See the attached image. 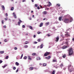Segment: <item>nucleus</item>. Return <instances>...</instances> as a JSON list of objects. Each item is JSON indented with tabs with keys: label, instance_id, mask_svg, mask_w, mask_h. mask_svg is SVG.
<instances>
[{
	"label": "nucleus",
	"instance_id": "f257e3e1",
	"mask_svg": "<svg viewBox=\"0 0 74 74\" xmlns=\"http://www.w3.org/2000/svg\"><path fill=\"white\" fill-rule=\"evenodd\" d=\"M72 21H73V18H71L69 19L65 18L64 21V22H65V23H67L69 22H71Z\"/></svg>",
	"mask_w": 74,
	"mask_h": 74
},
{
	"label": "nucleus",
	"instance_id": "f03ea898",
	"mask_svg": "<svg viewBox=\"0 0 74 74\" xmlns=\"http://www.w3.org/2000/svg\"><path fill=\"white\" fill-rule=\"evenodd\" d=\"M69 52V56H71L73 54V50L72 48H70L69 50H67Z\"/></svg>",
	"mask_w": 74,
	"mask_h": 74
},
{
	"label": "nucleus",
	"instance_id": "7ed1b4c3",
	"mask_svg": "<svg viewBox=\"0 0 74 74\" xmlns=\"http://www.w3.org/2000/svg\"><path fill=\"white\" fill-rule=\"evenodd\" d=\"M69 72H72L73 71H74V69L73 68V66L71 65H69Z\"/></svg>",
	"mask_w": 74,
	"mask_h": 74
},
{
	"label": "nucleus",
	"instance_id": "20e7f679",
	"mask_svg": "<svg viewBox=\"0 0 74 74\" xmlns=\"http://www.w3.org/2000/svg\"><path fill=\"white\" fill-rule=\"evenodd\" d=\"M51 53L50 52H48L47 51L46 52L44 55V56H48V55H49Z\"/></svg>",
	"mask_w": 74,
	"mask_h": 74
},
{
	"label": "nucleus",
	"instance_id": "39448f33",
	"mask_svg": "<svg viewBox=\"0 0 74 74\" xmlns=\"http://www.w3.org/2000/svg\"><path fill=\"white\" fill-rule=\"evenodd\" d=\"M59 40V37L57 36L56 38V40H55V41H56V42H58Z\"/></svg>",
	"mask_w": 74,
	"mask_h": 74
},
{
	"label": "nucleus",
	"instance_id": "423d86ee",
	"mask_svg": "<svg viewBox=\"0 0 74 74\" xmlns=\"http://www.w3.org/2000/svg\"><path fill=\"white\" fill-rule=\"evenodd\" d=\"M67 47V46H64L62 47V49H66Z\"/></svg>",
	"mask_w": 74,
	"mask_h": 74
},
{
	"label": "nucleus",
	"instance_id": "0eeeda50",
	"mask_svg": "<svg viewBox=\"0 0 74 74\" xmlns=\"http://www.w3.org/2000/svg\"><path fill=\"white\" fill-rule=\"evenodd\" d=\"M13 14H14V18H15L16 19V14H15V13L13 12Z\"/></svg>",
	"mask_w": 74,
	"mask_h": 74
},
{
	"label": "nucleus",
	"instance_id": "6e6552de",
	"mask_svg": "<svg viewBox=\"0 0 74 74\" xmlns=\"http://www.w3.org/2000/svg\"><path fill=\"white\" fill-rule=\"evenodd\" d=\"M45 58L47 59H49L51 58V56H49L48 57H46Z\"/></svg>",
	"mask_w": 74,
	"mask_h": 74
},
{
	"label": "nucleus",
	"instance_id": "1a4fd4ad",
	"mask_svg": "<svg viewBox=\"0 0 74 74\" xmlns=\"http://www.w3.org/2000/svg\"><path fill=\"white\" fill-rule=\"evenodd\" d=\"M43 14H44V15H46V14H47V12L46 11H45L44 12H42Z\"/></svg>",
	"mask_w": 74,
	"mask_h": 74
},
{
	"label": "nucleus",
	"instance_id": "9d476101",
	"mask_svg": "<svg viewBox=\"0 0 74 74\" xmlns=\"http://www.w3.org/2000/svg\"><path fill=\"white\" fill-rule=\"evenodd\" d=\"M65 36H66V37H69V36H70V35L68 33H67L66 34H65Z\"/></svg>",
	"mask_w": 74,
	"mask_h": 74
},
{
	"label": "nucleus",
	"instance_id": "9b49d317",
	"mask_svg": "<svg viewBox=\"0 0 74 74\" xmlns=\"http://www.w3.org/2000/svg\"><path fill=\"white\" fill-rule=\"evenodd\" d=\"M29 42L28 41H26L25 42V44H29Z\"/></svg>",
	"mask_w": 74,
	"mask_h": 74
},
{
	"label": "nucleus",
	"instance_id": "f8f14e48",
	"mask_svg": "<svg viewBox=\"0 0 74 74\" xmlns=\"http://www.w3.org/2000/svg\"><path fill=\"white\" fill-rule=\"evenodd\" d=\"M28 59L29 60H32V59L30 58V56H28Z\"/></svg>",
	"mask_w": 74,
	"mask_h": 74
},
{
	"label": "nucleus",
	"instance_id": "ddd939ff",
	"mask_svg": "<svg viewBox=\"0 0 74 74\" xmlns=\"http://www.w3.org/2000/svg\"><path fill=\"white\" fill-rule=\"evenodd\" d=\"M43 25V23H41V24H40V25H39L40 27H42V26Z\"/></svg>",
	"mask_w": 74,
	"mask_h": 74
},
{
	"label": "nucleus",
	"instance_id": "4468645a",
	"mask_svg": "<svg viewBox=\"0 0 74 74\" xmlns=\"http://www.w3.org/2000/svg\"><path fill=\"white\" fill-rule=\"evenodd\" d=\"M57 7H60V4H56Z\"/></svg>",
	"mask_w": 74,
	"mask_h": 74
},
{
	"label": "nucleus",
	"instance_id": "2eb2a0df",
	"mask_svg": "<svg viewBox=\"0 0 74 74\" xmlns=\"http://www.w3.org/2000/svg\"><path fill=\"white\" fill-rule=\"evenodd\" d=\"M49 22H48V23H45V25L46 26H48L49 25Z\"/></svg>",
	"mask_w": 74,
	"mask_h": 74
},
{
	"label": "nucleus",
	"instance_id": "dca6fc26",
	"mask_svg": "<svg viewBox=\"0 0 74 74\" xmlns=\"http://www.w3.org/2000/svg\"><path fill=\"white\" fill-rule=\"evenodd\" d=\"M62 16L60 17L59 18V21H61V20H62Z\"/></svg>",
	"mask_w": 74,
	"mask_h": 74
},
{
	"label": "nucleus",
	"instance_id": "f3484780",
	"mask_svg": "<svg viewBox=\"0 0 74 74\" xmlns=\"http://www.w3.org/2000/svg\"><path fill=\"white\" fill-rule=\"evenodd\" d=\"M1 7L3 8V10H5V8L4 7V5H2Z\"/></svg>",
	"mask_w": 74,
	"mask_h": 74
},
{
	"label": "nucleus",
	"instance_id": "a211bd4d",
	"mask_svg": "<svg viewBox=\"0 0 74 74\" xmlns=\"http://www.w3.org/2000/svg\"><path fill=\"white\" fill-rule=\"evenodd\" d=\"M49 5L50 6H51L52 5V4L50 2H48Z\"/></svg>",
	"mask_w": 74,
	"mask_h": 74
},
{
	"label": "nucleus",
	"instance_id": "6ab92c4d",
	"mask_svg": "<svg viewBox=\"0 0 74 74\" xmlns=\"http://www.w3.org/2000/svg\"><path fill=\"white\" fill-rule=\"evenodd\" d=\"M36 59L38 60H40V59H41V58L40 57H38L36 58Z\"/></svg>",
	"mask_w": 74,
	"mask_h": 74
},
{
	"label": "nucleus",
	"instance_id": "aec40b11",
	"mask_svg": "<svg viewBox=\"0 0 74 74\" xmlns=\"http://www.w3.org/2000/svg\"><path fill=\"white\" fill-rule=\"evenodd\" d=\"M40 48H42L43 47V44H42L40 46Z\"/></svg>",
	"mask_w": 74,
	"mask_h": 74
},
{
	"label": "nucleus",
	"instance_id": "412c9836",
	"mask_svg": "<svg viewBox=\"0 0 74 74\" xmlns=\"http://www.w3.org/2000/svg\"><path fill=\"white\" fill-rule=\"evenodd\" d=\"M0 53H1V54H3V53H4V51H0Z\"/></svg>",
	"mask_w": 74,
	"mask_h": 74
},
{
	"label": "nucleus",
	"instance_id": "4be33fe9",
	"mask_svg": "<svg viewBox=\"0 0 74 74\" xmlns=\"http://www.w3.org/2000/svg\"><path fill=\"white\" fill-rule=\"evenodd\" d=\"M66 57V55L64 54L63 56V58H65Z\"/></svg>",
	"mask_w": 74,
	"mask_h": 74
},
{
	"label": "nucleus",
	"instance_id": "5701e85b",
	"mask_svg": "<svg viewBox=\"0 0 74 74\" xmlns=\"http://www.w3.org/2000/svg\"><path fill=\"white\" fill-rule=\"evenodd\" d=\"M29 29H31V30H33V27H32L31 26H29Z\"/></svg>",
	"mask_w": 74,
	"mask_h": 74
},
{
	"label": "nucleus",
	"instance_id": "b1692460",
	"mask_svg": "<svg viewBox=\"0 0 74 74\" xmlns=\"http://www.w3.org/2000/svg\"><path fill=\"white\" fill-rule=\"evenodd\" d=\"M24 47L25 48H26L28 47V46H27V45H26L24 46Z\"/></svg>",
	"mask_w": 74,
	"mask_h": 74
},
{
	"label": "nucleus",
	"instance_id": "393cba45",
	"mask_svg": "<svg viewBox=\"0 0 74 74\" xmlns=\"http://www.w3.org/2000/svg\"><path fill=\"white\" fill-rule=\"evenodd\" d=\"M14 7H12L11 8V11H13V10H14Z\"/></svg>",
	"mask_w": 74,
	"mask_h": 74
},
{
	"label": "nucleus",
	"instance_id": "a878e982",
	"mask_svg": "<svg viewBox=\"0 0 74 74\" xmlns=\"http://www.w3.org/2000/svg\"><path fill=\"white\" fill-rule=\"evenodd\" d=\"M15 64L16 65H19V63L17 62L15 63Z\"/></svg>",
	"mask_w": 74,
	"mask_h": 74
},
{
	"label": "nucleus",
	"instance_id": "bb28decb",
	"mask_svg": "<svg viewBox=\"0 0 74 74\" xmlns=\"http://www.w3.org/2000/svg\"><path fill=\"white\" fill-rule=\"evenodd\" d=\"M55 71H53V72H52L51 73V74H55Z\"/></svg>",
	"mask_w": 74,
	"mask_h": 74
},
{
	"label": "nucleus",
	"instance_id": "cd10ccee",
	"mask_svg": "<svg viewBox=\"0 0 74 74\" xmlns=\"http://www.w3.org/2000/svg\"><path fill=\"white\" fill-rule=\"evenodd\" d=\"M57 62V61H56V60H54L53 61V62Z\"/></svg>",
	"mask_w": 74,
	"mask_h": 74
},
{
	"label": "nucleus",
	"instance_id": "c85d7f7f",
	"mask_svg": "<svg viewBox=\"0 0 74 74\" xmlns=\"http://www.w3.org/2000/svg\"><path fill=\"white\" fill-rule=\"evenodd\" d=\"M4 42H7V39H5L4 40Z\"/></svg>",
	"mask_w": 74,
	"mask_h": 74
},
{
	"label": "nucleus",
	"instance_id": "c756f323",
	"mask_svg": "<svg viewBox=\"0 0 74 74\" xmlns=\"http://www.w3.org/2000/svg\"><path fill=\"white\" fill-rule=\"evenodd\" d=\"M32 55L33 56H35V55H36V53H34L32 54Z\"/></svg>",
	"mask_w": 74,
	"mask_h": 74
},
{
	"label": "nucleus",
	"instance_id": "7c9ffc66",
	"mask_svg": "<svg viewBox=\"0 0 74 74\" xmlns=\"http://www.w3.org/2000/svg\"><path fill=\"white\" fill-rule=\"evenodd\" d=\"M37 41L38 42H40L41 41V39H39L37 40Z\"/></svg>",
	"mask_w": 74,
	"mask_h": 74
},
{
	"label": "nucleus",
	"instance_id": "2f4dec72",
	"mask_svg": "<svg viewBox=\"0 0 74 74\" xmlns=\"http://www.w3.org/2000/svg\"><path fill=\"white\" fill-rule=\"evenodd\" d=\"M30 70H33V67H31L29 68Z\"/></svg>",
	"mask_w": 74,
	"mask_h": 74
},
{
	"label": "nucleus",
	"instance_id": "473e14b6",
	"mask_svg": "<svg viewBox=\"0 0 74 74\" xmlns=\"http://www.w3.org/2000/svg\"><path fill=\"white\" fill-rule=\"evenodd\" d=\"M8 56H7L5 58V59H8Z\"/></svg>",
	"mask_w": 74,
	"mask_h": 74
},
{
	"label": "nucleus",
	"instance_id": "72a5a7b5",
	"mask_svg": "<svg viewBox=\"0 0 74 74\" xmlns=\"http://www.w3.org/2000/svg\"><path fill=\"white\" fill-rule=\"evenodd\" d=\"M45 19H46V20H48V19L47 18H45L43 19V21H45Z\"/></svg>",
	"mask_w": 74,
	"mask_h": 74
},
{
	"label": "nucleus",
	"instance_id": "f704fd0d",
	"mask_svg": "<svg viewBox=\"0 0 74 74\" xmlns=\"http://www.w3.org/2000/svg\"><path fill=\"white\" fill-rule=\"evenodd\" d=\"M8 20V18L7 17H6L5 18V21H7Z\"/></svg>",
	"mask_w": 74,
	"mask_h": 74
},
{
	"label": "nucleus",
	"instance_id": "c9c22d12",
	"mask_svg": "<svg viewBox=\"0 0 74 74\" xmlns=\"http://www.w3.org/2000/svg\"><path fill=\"white\" fill-rule=\"evenodd\" d=\"M23 54H22L21 56V59H22V57H23Z\"/></svg>",
	"mask_w": 74,
	"mask_h": 74
},
{
	"label": "nucleus",
	"instance_id": "e433bc0d",
	"mask_svg": "<svg viewBox=\"0 0 74 74\" xmlns=\"http://www.w3.org/2000/svg\"><path fill=\"white\" fill-rule=\"evenodd\" d=\"M24 59H27V57L26 56H25L24 57Z\"/></svg>",
	"mask_w": 74,
	"mask_h": 74
},
{
	"label": "nucleus",
	"instance_id": "4c0bfd02",
	"mask_svg": "<svg viewBox=\"0 0 74 74\" xmlns=\"http://www.w3.org/2000/svg\"><path fill=\"white\" fill-rule=\"evenodd\" d=\"M49 34H47V36H48V37H49V36H51V35H49Z\"/></svg>",
	"mask_w": 74,
	"mask_h": 74
},
{
	"label": "nucleus",
	"instance_id": "58836bf2",
	"mask_svg": "<svg viewBox=\"0 0 74 74\" xmlns=\"http://www.w3.org/2000/svg\"><path fill=\"white\" fill-rule=\"evenodd\" d=\"M6 66H7V65H5L4 66H3V69H4V68H5V67H6Z\"/></svg>",
	"mask_w": 74,
	"mask_h": 74
},
{
	"label": "nucleus",
	"instance_id": "ea45409f",
	"mask_svg": "<svg viewBox=\"0 0 74 74\" xmlns=\"http://www.w3.org/2000/svg\"><path fill=\"white\" fill-rule=\"evenodd\" d=\"M14 49L15 50H16V49H17V48L16 47H15L14 48Z\"/></svg>",
	"mask_w": 74,
	"mask_h": 74
},
{
	"label": "nucleus",
	"instance_id": "a19ab883",
	"mask_svg": "<svg viewBox=\"0 0 74 74\" xmlns=\"http://www.w3.org/2000/svg\"><path fill=\"white\" fill-rule=\"evenodd\" d=\"M22 27H23V28H25V26L24 25H22Z\"/></svg>",
	"mask_w": 74,
	"mask_h": 74
},
{
	"label": "nucleus",
	"instance_id": "79ce46f5",
	"mask_svg": "<svg viewBox=\"0 0 74 74\" xmlns=\"http://www.w3.org/2000/svg\"><path fill=\"white\" fill-rule=\"evenodd\" d=\"M13 70H15V69H16V67H13Z\"/></svg>",
	"mask_w": 74,
	"mask_h": 74
},
{
	"label": "nucleus",
	"instance_id": "37998d69",
	"mask_svg": "<svg viewBox=\"0 0 74 74\" xmlns=\"http://www.w3.org/2000/svg\"><path fill=\"white\" fill-rule=\"evenodd\" d=\"M40 33H41V32H37V34H40Z\"/></svg>",
	"mask_w": 74,
	"mask_h": 74
},
{
	"label": "nucleus",
	"instance_id": "c03bdc74",
	"mask_svg": "<svg viewBox=\"0 0 74 74\" xmlns=\"http://www.w3.org/2000/svg\"><path fill=\"white\" fill-rule=\"evenodd\" d=\"M35 7H37V4H36L35 5Z\"/></svg>",
	"mask_w": 74,
	"mask_h": 74
},
{
	"label": "nucleus",
	"instance_id": "a18cd8bd",
	"mask_svg": "<svg viewBox=\"0 0 74 74\" xmlns=\"http://www.w3.org/2000/svg\"><path fill=\"white\" fill-rule=\"evenodd\" d=\"M2 24H4V21L3 20L2 21Z\"/></svg>",
	"mask_w": 74,
	"mask_h": 74
},
{
	"label": "nucleus",
	"instance_id": "49530a36",
	"mask_svg": "<svg viewBox=\"0 0 74 74\" xmlns=\"http://www.w3.org/2000/svg\"><path fill=\"white\" fill-rule=\"evenodd\" d=\"M5 15L6 16H8V15L7 14V13H6L5 14Z\"/></svg>",
	"mask_w": 74,
	"mask_h": 74
},
{
	"label": "nucleus",
	"instance_id": "de8ad7c7",
	"mask_svg": "<svg viewBox=\"0 0 74 74\" xmlns=\"http://www.w3.org/2000/svg\"><path fill=\"white\" fill-rule=\"evenodd\" d=\"M37 9H38V10H39L40 9V7H39V6H38L37 8Z\"/></svg>",
	"mask_w": 74,
	"mask_h": 74
},
{
	"label": "nucleus",
	"instance_id": "09e8293b",
	"mask_svg": "<svg viewBox=\"0 0 74 74\" xmlns=\"http://www.w3.org/2000/svg\"><path fill=\"white\" fill-rule=\"evenodd\" d=\"M43 65H47V63H44L43 64Z\"/></svg>",
	"mask_w": 74,
	"mask_h": 74
},
{
	"label": "nucleus",
	"instance_id": "8fccbe9b",
	"mask_svg": "<svg viewBox=\"0 0 74 74\" xmlns=\"http://www.w3.org/2000/svg\"><path fill=\"white\" fill-rule=\"evenodd\" d=\"M34 44H37V42H34Z\"/></svg>",
	"mask_w": 74,
	"mask_h": 74
},
{
	"label": "nucleus",
	"instance_id": "3c124183",
	"mask_svg": "<svg viewBox=\"0 0 74 74\" xmlns=\"http://www.w3.org/2000/svg\"><path fill=\"white\" fill-rule=\"evenodd\" d=\"M3 62V61L1 60H0V63H1Z\"/></svg>",
	"mask_w": 74,
	"mask_h": 74
},
{
	"label": "nucleus",
	"instance_id": "603ef678",
	"mask_svg": "<svg viewBox=\"0 0 74 74\" xmlns=\"http://www.w3.org/2000/svg\"><path fill=\"white\" fill-rule=\"evenodd\" d=\"M3 27V28H5V27H6V26L5 25Z\"/></svg>",
	"mask_w": 74,
	"mask_h": 74
},
{
	"label": "nucleus",
	"instance_id": "864d4df0",
	"mask_svg": "<svg viewBox=\"0 0 74 74\" xmlns=\"http://www.w3.org/2000/svg\"><path fill=\"white\" fill-rule=\"evenodd\" d=\"M34 38H35V37H36V35H34Z\"/></svg>",
	"mask_w": 74,
	"mask_h": 74
},
{
	"label": "nucleus",
	"instance_id": "5fc2aeb1",
	"mask_svg": "<svg viewBox=\"0 0 74 74\" xmlns=\"http://www.w3.org/2000/svg\"><path fill=\"white\" fill-rule=\"evenodd\" d=\"M20 23H20V22H18V25H20Z\"/></svg>",
	"mask_w": 74,
	"mask_h": 74
},
{
	"label": "nucleus",
	"instance_id": "6e6d98bb",
	"mask_svg": "<svg viewBox=\"0 0 74 74\" xmlns=\"http://www.w3.org/2000/svg\"><path fill=\"white\" fill-rule=\"evenodd\" d=\"M18 72V69H17V70L16 71V73H17V72Z\"/></svg>",
	"mask_w": 74,
	"mask_h": 74
},
{
	"label": "nucleus",
	"instance_id": "4d7b16f0",
	"mask_svg": "<svg viewBox=\"0 0 74 74\" xmlns=\"http://www.w3.org/2000/svg\"><path fill=\"white\" fill-rule=\"evenodd\" d=\"M22 1L23 2H25V0H23Z\"/></svg>",
	"mask_w": 74,
	"mask_h": 74
},
{
	"label": "nucleus",
	"instance_id": "13d9d810",
	"mask_svg": "<svg viewBox=\"0 0 74 74\" xmlns=\"http://www.w3.org/2000/svg\"><path fill=\"white\" fill-rule=\"evenodd\" d=\"M29 19L30 20H32V18L31 17H29Z\"/></svg>",
	"mask_w": 74,
	"mask_h": 74
},
{
	"label": "nucleus",
	"instance_id": "bf43d9fd",
	"mask_svg": "<svg viewBox=\"0 0 74 74\" xmlns=\"http://www.w3.org/2000/svg\"><path fill=\"white\" fill-rule=\"evenodd\" d=\"M42 64L41 63H40V65H42Z\"/></svg>",
	"mask_w": 74,
	"mask_h": 74
},
{
	"label": "nucleus",
	"instance_id": "052dcab7",
	"mask_svg": "<svg viewBox=\"0 0 74 74\" xmlns=\"http://www.w3.org/2000/svg\"><path fill=\"white\" fill-rule=\"evenodd\" d=\"M40 8H41L42 9V6L41 5L40 6Z\"/></svg>",
	"mask_w": 74,
	"mask_h": 74
},
{
	"label": "nucleus",
	"instance_id": "680f3d73",
	"mask_svg": "<svg viewBox=\"0 0 74 74\" xmlns=\"http://www.w3.org/2000/svg\"><path fill=\"white\" fill-rule=\"evenodd\" d=\"M31 12L32 13H33V10H32V11H31Z\"/></svg>",
	"mask_w": 74,
	"mask_h": 74
},
{
	"label": "nucleus",
	"instance_id": "e2e57ef3",
	"mask_svg": "<svg viewBox=\"0 0 74 74\" xmlns=\"http://www.w3.org/2000/svg\"><path fill=\"white\" fill-rule=\"evenodd\" d=\"M19 21H20V22H21V23L22 22V21L21 20H20Z\"/></svg>",
	"mask_w": 74,
	"mask_h": 74
},
{
	"label": "nucleus",
	"instance_id": "0e129e2a",
	"mask_svg": "<svg viewBox=\"0 0 74 74\" xmlns=\"http://www.w3.org/2000/svg\"><path fill=\"white\" fill-rule=\"evenodd\" d=\"M47 7H50V5H47Z\"/></svg>",
	"mask_w": 74,
	"mask_h": 74
},
{
	"label": "nucleus",
	"instance_id": "69168bd1",
	"mask_svg": "<svg viewBox=\"0 0 74 74\" xmlns=\"http://www.w3.org/2000/svg\"><path fill=\"white\" fill-rule=\"evenodd\" d=\"M32 17H33V18H34V15H32Z\"/></svg>",
	"mask_w": 74,
	"mask_h": 74
},
{
	"label": "nucleus",
	"instance_id": "338daca9",
	"mask_svg": "<svg viewBox=\"0 0 74 74\" xmlns=\"http://www.w3.org/2000/svg\"><path fill=\"white\" fill-rule=\"evenodd\" d=\"M72 40H73V41H74V38H73Z\"/></svg>",
	"mask_w": 74,
	"mask_h": 74
},
{
	"label": "nucleus",
	"instance_id": "774afa93",
	"mask_svg": "<svg viewBox=\"0 0 74 74\" xmlns=\"http://www.w3.org/2000/svg\"><path fill=\"white\" fill-rule=\"evenodd\" d=\"M44 7H47V6L46 5H44Z\"/></svg>",
	"mask_w": 74,
	"mask_h": 74
}]
</instances>
